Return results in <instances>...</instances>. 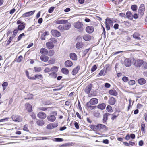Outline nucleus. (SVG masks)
Segmentation results:
<instances>
[{"mask_svg":"<svg viewBox=\"0 0 147 147\" xmlns=\"http://www.w3.org/2000/svg\"><path fill=\"white\" fill-rule=\"evenodd\" d=\"M83 25L82 23L80 22H77L74 23V27L77 29H80L79 30L80 32H82L84 29L82 28Z\"/></svg>","mask_w":147,"mask_h":147,"instance_id":"1","label":"nucleus"},{"mask_svg":"<svg viewBox=\"0 0 147 147\" xmlns=\"http://www.w3.org/2000/svg\"><path fill=\"white\" fill-rule=\"evenodd\" d=\"M54 115H49L47 116V119L48 120L51 122L54 121L56 120L55 116L57 115V113L56 112H54L53 113Z\"/></svg>","mask_w":147,"mask_h":147,"instance_id":"2","label":"nucleus"},{"mask_svg":"<svg viewBox=\"0 0 147 147\" xmlns=\"http://www.w3.org/2000/svg\"><path fill=\"white\" fill-rule=\"evenodd\" d=\"M95 129L98 131L106 130L107 129V127L105 125L101 124H98L96 127H94Z\"/></svg>","mask_w":147,"mask_h":147,"instance_id":"3","label":"nucleus"},{"mask_svg":"<svg viewBox=\"0 0 147 147\" xmlns=\"http://www.w3.org/2000/svg\"><path fill=\"white\" fill-rule=\"evenodd\" d=\"M11 118L13 121L16 122H20L22 120L21 117L17 115H13Z\"/></svg>","mask_w":147,"mask_h":147,"instance_id":"4","label":"nucleus"},{"mask_svg":"<svg viewBox=\"0 0 147 147\" xmlns=\"http://www.w3.org/2000/svg\"><path fill=\"white\" fill-rule=\"evenodd\" d=\"M134 65L137 67H140L141 66L143 63V60L138 59L134 61V62H133Z\"/></svg>","mask_w":147,"mask_h":147,"instance_id":"5","label":"nucleus"},{"mask_svg":"<svg viewBox=\"0 0 147 147\" xmlns=\"http://www.w3.org/2000/svg\"><path fill=\"white\" fill-rule=\"evenodd\" d=\"M37 116L39 118L41 119H44L47 117L45 113L43 112H39L38 113Z\"/></svg>","mask_w":147,"mask_h":147,"instance_id":"6","label":"nucleus"},{"mask_svg":"<svg viewBox=\"0 0 147 147\" xmlns=\"http://www.w3.org/2000/svg\"><path fill=\"white\" fill-rule=\"evenodd\" d=\"M145 9V7L144 4H142L139 8L138 12L141 15L144 14Z\"/></svg>","mask_w":147,"mask_h":147,"instance_id":"7","label":"nucleus"},{"mask_svg":"<svg viewBox=\"0 0 147 147\" xmlns=\"http://www.w3.org/2000/svg\"><path fill=\"white\" fill-rule=\"evenodd\" d=\"M51 33L53 36L57 37L60 36L61 35L60 33L57 30H52L51 31Z\"/></svg>","mask_w":147,"mask_h":147,"instance_id":"8","label":"nucleus"},{"mask_svg":"<svg viewBox=\"0 0 147 147\" xmlns=\"http://www.w3.org/2000/svg\"><path fill=\"white\" fill-rule=\"evenodd\" d=\"M68 20H63L58 19L55 20V22L57 24H65L67 22Z\"/></svg>","mask_w":147,"mask_h":147,"instance_id":"9","label":"nucleus"},{"mask_svg":"<svg viewBox=\"0 0 147 147\" xmlns=\"http://www.w3.org/2000/svg\"><path fill=\"white\" fill-rule=\"evenodd\" d=\"M86 31L88 33H91L94 31V28L92 26H88L86 28Z\"/></svg>","mask_w":147,"mask_h":147,"instance_id":"10","label":"nucleus"},{"mask_svg":"<svg viewBox=\"0 0 147 147\" xmlns=\"http://www.w3.org/2000/svg\"><path fill=\"white\" fill-rule=\"evenodd\" d=\"M98 102V100L96 98L91 99L89 101V103L92 105H94L97 104Z\"/></svg>","mask_w":147,"mask_h":147,"instance_id":"11","label":"nucleus"},{"mask_svg":"<svg viewBox=\"0 0 147 147\" xmlns=\"http://www.w3.org/2000/svg\"><path fill=\"white\" fill-rule=\"evenodd\" d=\"M35 10L26 12L23 15V16L24 17H27L33 15L35 13Z\"/></svg>","mask_w":147,"mask_h":147,"instance_id":"12","label":"nucleus"},{"mask_svg":"<svg viewBox=\"0 0 147 147\" xmlns=\"http://www.w3.org/2000/svg\"><path fill=\"white\" fill-rule=\"evenodd\" d=\"M46 45L48 49H53L54 46V44L51 42H48L46 43Z\"/></svg>","mask_w":147,"mask_h":147,"instance_id":"13","label":"nucleus"},{"mask_svg":"<svg viewBox=\"0 0 147 147\" xmlns=\"http://www.w3.org/2000/svg\"><path fill=\"white\" fill-rule=\"evenodd\" d=\"M124 64L126 67H129L131 65V61L128 59H126L124 61Z\"/></svg>","mask_w":147,"mask_h":147,"instance_id":"14","label":"nucleus"},{"mask_svg":"<svg viewBox=\"0 0 147 147\" xmlns=\"http://www.w3.org/2000/svg\"><path fill=\"white\" fill-rule=\"evenodd\" d=\"M40 59L43 62H46L48 61L49 57L45 55H42L40 56Z\"/></svg>","mask_w":147,"mask_h":147,"instance_id":"15","label":"nucleus"},{"mask_svg":"<svg viewBox=\"0 0 147 147\" xmlns=\"http://www.w3.org/2000/svg\"><path fill=\"white\" fill-rule=\"evenodd\" d=\"M73 63L70 60H67L65 63V65L67 67H70L73 65Z\"/></svg>","mask_w":147,"mask_h":147,"instance_id":"16","label":"nucleus"},{"mask_svg":"<svg viewBox=\"0 0 147 147\" xmlns=\"http://www.w3.org/2000/svg\"><path fill=\"white\" fill-rule=\"evenodd\" d=\"M25 107L28 112H30L32 111V107L31 105L30 104H26L25 105Z\"/></svg>","mask_w":147,"mask_h":147,"instance_id":"17","label":"nucleus"},{"mask_svg":"<svg viewBox=\"0 0 147 147\" xmlns=\"http://www.w3.org/2000/svg\"><path fill=\"white\" fill-rule=\"evenodd\" d=\"M116 102V100L115 99L112 97H111L109 99V104L113 105L115 104Z\"/></svg>","mask_w":147,"mask_h":147,"instance_id":"18","label":"nucleus"},{"mask_svg":"<svg viewBox=\"0 0 147 147\" xmlns=\"http://www.w3.org/2000/svg\"><path fill=\"white\" fill-rule=\"evenodd\" d=\"M92 87V85L91 84L88 85L85 89V92L87 94L89 93Z\"/></svg>","mask_w":147,"mask_h":147,"instance_id":"19","label":"nucleus"},{"mask_svg":"<svg viewBox=\"0 0 147 147\" xmlns=\"http://www.w3.org/2000/svg\"><path fill=\"white\" fill-rule=\"evenodd\" d=\"M40 52L42 54L47 55L48 53V51L46 49L42 48L40 50Z\"/></svg>","mask_w":147,"mask_h":147,"instance_id":"20","label":"nucleus"},{"mask_svg":"<svg viewBox=\"0 0 147 147\" xmlns=\"http://www.w3.org/2000/svg\"><path fill=\"white\" fill-rule=\"evenodd\" d=\"M70 58L74 60H76L77 59V57L76 55L74 53H71L70 55Z\"/></svg>","mask_w":147,"mask_h":147,"instance_id":"21","label":"nucleus"},{"mask_svg":"<svg viewBox=\"0 0 147 147\" xmlns=\"http://www.w3.org/2000/svg\"><path fill=\"white\" fill-rule=\"evenodd\" d=\"M109 93L111 95L115 96H116L118 94L117 92L114 89L110 90L109 92Z\"/></svg>","mask_w":147,"mask_h":147,"instance_id":"22","label":"nucleus"},{"mask_svg":"<svg viewBox=\"0 0 147 147\" xmlns=\"http://www.w3.org/2000/svg\"><path fill=\"white\" fill-rule=\"evenodd\" d=\"M106 105L104 103H102L99 104L97 106V108L101 110H103L105 109L106 107Z\"/></svg>","mask_w":147,"mask_h":147,"instance_id":"23","label":"nucleus"},{"mask_svg":"<svg viewBox=\"0 0 147 147\" xmlns=\"http://www.w3.org/2000/svg\"><path fill=\"white\" fill-rule=\"evenodd\" d=\"M110 115V114L108 113L104 114L103 119V121L104 123H106L108 119V116Z\"/></svg>","mask_w":147,"mask_h":147,"instance_id":"24","label":"nucleus"},{"mask_svg":"<svg viewBox=\"0 0 147 147\" xmlns=\"http://www.w3.org/2000/svg\"><path fill=\"white\" fill-rule=\"evenodd\" d=\"M83 39L85 41H89L91 39V37L89 35L86 34L83 36Z\"/></svg>","mask_w":147,"mask_h":147,"instance_id":"25","label":"nucleus"},{"mask_svg":"<svg viewBox=\"0 0 147 147\" xmlns=\"http://www.w3.org/2000/svg\"><path fill=\"white\" fill-rule=\"evenodd\" d=\"M126 15L127 18L131 20H132L133 18V15L132 14L131 12L128 11L126 13Z\"/></svg>","mask_w":147,"mask_h":147,"instance_id":"26","label":"nucleus"},{"mask_svg":"<svg viewBox=\"0 0 147 147\" xmlns=\"http://www.w3.org/2000/svg\"><path fill=\"white\" fill-rule=\"evenodd\" d=\"M105 24H107L110 26H112L113 25L112 21L109 18H107L106 20Z\"/></svg>","mask_w":147,"mask_h":147,"instance_id":"27","label":"nucleus"},{"mask_svg":"<svg viewBox=\"0 0 147 147\" xmlns=\"http://www.w3.org/2000/svg\"><path fill=\"white\" fill-rule=\"evenodd\" d=\"M138 82L140 84L142 85L146 83V81L144 79L141 78L138 80Z\"/></svg>","mask_w":147,"mask_h":147,"instance_id":"28","label":"nucleus"},{"mask_svg":"<svg viewBox=\"0 0 147 147\" xmlns=\"http://www.w3.org/2000/svg\"><path fill=\"white\" fill-rule=\"evenodd\" d=\"M80 67L79 66H77L76 68H75L72 72V74L74 75H75L80 69Z\"/></svg>","mask_w":147,"mask_h":147,"instance_id":"29","label":"nucleus"},{"mask_svg":"<svg viewBox=\"0 0 147 147\" xmlns=\"http://www.w3.org/2000/svg\"><path fill=\"white\" fill-rule=\"evenodd\" d=\"M49 34V32L45 31L41 36V38L42 40H45V36Z\"/></svg>","mask_w":147,"mask_h":147,"instance_id":"30","label":"nucleus"},{"mask_svg":"<svg viewBox=\"0 0 147 147\" xmlns=\"http://www.w3.org/2000/svg\"><path fill=\"white\" fill-rule=\"evenodd\" d=\"M44 123V122L43 120H37L36 122V123L38 125L41 126L43 125Z\"/></svg>","mask_w":147,"mask_h":147,"instance_id":"31","label":"nucleus"},{"mask_svg":"<svg viewBox=\"0 0 147 147\" xmlns=\"http://www.w3.org/2000/svg\"><path fill=\"white\" fill-rule=\"evenodd\" d=\"M139 34L137 32H135L133 35V37L137 40H141L140 38L139 37Z\"/></svg>","mask_w":147,"mask_h":147,"instance_id":"32","label":"nucleus"},{"mask_svg":"<svg viewBox=\"0 0 147 147\" xmlns=\"http://www.w3.org/2000/svg\"><path fill=\"white\" fill-rule=\"evenodd\" d=\"M61 71L63 73L66 75L68 74L69 73L68 70L65 68H62Z\"/></svg>","mask_w":147,"mask_h":147,"instance_id":"33","label":"nucleus"},{"mask_svg":"<svg viewBox=\"0 0 147 147\" xmlns=\"http://www.w3.org/2000/svg\"><path fill=\"white\" fill-rule=\"evenodd\" d=\"M58 67L56 66H53L51 69V71L53 72L56 73L58 71Z\"/></svg>","mask_w":147,"mask_h":147,"instance_id":"34","label":"nucleus"},{"mask_svg":"<svg viewBox=\"0 0 147 147\" xmlns=\"http://www.w3.org/2000/svg\"><path fill=\"white\" fill-rule=\"evenodd\" d=\"M83 45L82 42H78L76 45V47L77 49H80L82 48L83 47Z\"/></svg>","mask_w":147,"mask_h":147,"instance_id":"35","label":"nucleus"},{"mask_svg":"<svg viewBox=\"0 0 147 147\" xmlns=\"http://www.w3.org/2000/svg\"><path fill=\"white\" fill-rule=\"evenodd\" d=\"M25 24H21L19 25L18 26V29L19 30H23L25 28V26L24 25Z\"/></svg>","mask_w":147,"mask_h":147,"instance_id":"36","label":"nucleus"},{"mask_svg":"<svg viewBox=\"0 0 147 147\" xmlns=\"http://www.w3.org/2000/svg\"><path fill=\"white\" fill-rule=\"evenodd\" d=\"M145 124L142 123L141 124V129L143 133H145Z\"/></svg>","mask_w":147,"mask_h":147,"instance_id":"37","label":"nucleus"},{"mask_svg":"<svg viewBox=\"0 0 147 147\" xmlns=\"http://www.w3.org/2000/svg\"><path fill=\"white\" fill-rule=\"evenodd\" d=\"M55 60L53 58H51L48 61L49 63L50 64H53L55 63Z\"/></svg>","mask_w":147,"mask_h":147,"instance_id":"38","label":"nucleus"},{"mask_svg":"<svg viewBox=\"0 0 147 147\" xmlns=\"http://www.w3.org/2000/svg\"><path fill=\"white\" fill-rule=\"evenodd\" d=\"M49 76L51 78H55L57 76V74L55 72H52L49 74Z\"/></svg>","mask_w":147,"mask_h":147,"instance_id":"39","label":"nucleus"},{"mask_svg":"<svg viewBox=\"0 0 147 147\" xmlns=\"http://www.w3.org/2000/svg\"><path fill=\"white\" fill-rule=\"evenodd\" d=\"M90 104L88 102H87L86 104L87 107L90 109H95L96 107L95 106H92L90 105Z\"/></svg>","mask_w":147,"mask_h":147,"instance_id":"40","label":"nucleus"},{"mask_svg":"<svg viewBox=\"0 0 147 147\" xmlns=\"http://www.w3.org/2000/svg\"><path fill=\"white\" fill-rule=\"evenodd\" d=\"M34 70L35 72H40L41 71V69L40 67H34Z\"/></svg>","mask_w":147,"mask_h":147,"instance_id":"41","label":"nucleus"},{"mask_svg":"<svg viewBox=\"0 0 147 147\" xmlns=\"http://www.w3.org/2000/svg\"><path fill=\"white\" fill-rule=\"evenodd\" d=\"M23 58L22 56L20 55L18 58L17 61L18 62H20L23 59Z\"/></svg>","mask_w":147,"mask_h":147,"instance_id":"42","label":"nucleus"},{"mask_svg":"<svg viewBox=\"0 0 147 147\" xmlns=\"http://www.w3.org/2000/svg\"><path fill=\"white\" fill-rule=\"evenodd\" d=\"M35 76L36 79H42L43 78V76L41 74L38 75L36 74L35 75Z\"/></svg>","mask_w":147,"mask_h":147,"instance_id":"43","label":"nucleus"},{"mask_svg":"<svg viewBox=\"0 0 147 147\" xmlns=\"http://www.w3.org/2000/svg\"><path fill=\"white\" fill-rule=\"evenodd\" d=\"M132 10L133 11H135L137 9V6L135 5H132L131 6Z\"/></svg>","mask_w":147,"mask_h":147,"instance_id":"44","label":"nucleus"},{"mask_svg":"<svg viewBox=\"0 0 147 147\" xmlns=\"http://www.w3.org/2000/svg\"><path fill=\"white\" fill-rule=\"evenodd\" d=\"M54 53L55 52L53 50H50L49 51V53L48 54V55L50 56H52L54 55Z\"/></svg>","mask_w":147,"mask_h":147,"instance_id":"45","label":"nucleus"},{"mask_svg":"<svg viewBox=\"0 0 147 147\" xmlns=\"http://www.w3.org/2000/svg\"><path fill=\"white\" fill-rule=\"evenodd\" d=\"M106 110L108 112H111L112 110V107L110 105H108L106 108Z\"/></svg>","mask_w":147,"mask_h":147,"instance_id":"46","label":"nucleus"},{"mask_svg":"<svg viewBox=\"0 0 147 147\" xmlns=\"http://www.w3.org/2000/svg\"><path fill=\"white\" fill-rule=\"evenodd\" d=\"M135 83V81L134 80H130L128 82V84L129 85H133Z\"/></svg>","mask_w":147,"mask_h":147,"instance_id":"47","label":"nucleus"},{"mask_svg":"<svg viewBox=\"0 0 147 147\" xmlns=\"http://www.w3.org/2000/svg\"><path fill=\"white\" fill-rule=\"evenodd\" d=\"M50 40L51 41L50 42H52L53 44L57 42V40L54 38H51Z\"/></svg>","mask_w":147,"mask_h":147,"instance_id":"48","label":"nucleus"},{"mask_svg":"<svg viewBox=\"0 0 147 147\" xmlns=\"http://www.w3.org/2000/svg\"><path fill=\"white\" fill-rule=\"evenodd\" d=\"M55 9V7H51L48 10V12L49 13H52L54 11V9Z\"/></svg>","mask_w":147,"mask_h":147,"instance_id":"49","label":"nucleus"},{"mask_svg":"<svg viewBox=\"0 0 147 147\" xmlns=\"http://www.w3.org/2000/svg\"><path fill=\"white\" fill-rule=\"evenodd\" d=\"M47 128L48 129H52L54 128L52 123L48 125L47 126Z\"/></svg>","mask_w":147,"mask_h":147,"instance_id":"50","label":"nucleus"},{"mask_svg":"<svg viewBox=\"0 0 147 147\" xmlns=\"http://www.w3.org/2000/svg\"><path fill=\"white\" fill-rule=\"evenodd\" d=\"M97 68L96 66V65H93L91 69V71L93 72L96 70Z\"/></svg>","mask_w":147,"mask_h":147,"instance_id":"51","label":"nucleus"},{"mask_svg":"<svg viewBox=\"0 0 147 147\" xmlns=\"http://www.w3.org/2000/svg\"><path fill=\"white\" fill-rule=\"evenodd\" d=\"M51 71V69L48 67H46L44 70V72L46 73H48Z\"/></svg>","mask_w":147,"mask_h":147,"instance_id":"52","label":"nucleus"},{"mask_svg":"<svg viewBox=\"0 0 147 147\" xmlns=\"http://www.w3.org/2000/svg\"><path fill=\"white\" fill-rule=\"evenodd\" d=\"M122 80L125 82H126L128 81V79L127 77L124 76L122 78Z\"/></svg>","mask_w":147,"mask_h":147,"instance_id":"53","label":"nucleus"},{"mask_svg":"<svg viewBox=\"0 0 147 147\" xmlns=\"http://www.w3.org/2000/svg\"><path fill=\"white\" fill-rule=\"evenodd\" d=\"M25 36L24 33H23L20 34L18 36V40L19 41L22 38V36Z\"/></svg>","mask_w":147,"mask_h":147,"instance_id":"54","label":"nucleus"},{"mask_svg":"<svg viewBox=\"0 0 147 147\" xmlns=\"http://www.w3.org/2000/svg\"><path fill=\"white\" fill-rule=\"evenodd\" d=\"M55 141L56 142H61L63 140V139L61 138H56L54 139Z\"/></svg>","mask_w":147,"mask_h":147,"instance_id":"55","label":"nucleus"},{"mask_svg":"<svg viewBox=\"0 0 147 147\" xmlns=\"http://www.w3.org/2000/svg\"><path fill=\"white\" fill-rule=\"evenodd\" d=\"M71 25L70 24H68L67 25H66L64 27V29L65 30H68L70 27Z\"/></svg>","mask_w":147,"mask_h":147,"instance_id":"56","label":"nucleus"},{"mask_svg":"<svg viewBox=\"0 0 147 147\" xmlns=\"http://www.w3.org/2000/svg\"><path fill=\"white\" fill-rule=\"evenodd\" d=\"M58 28L59 30H63L64 29V26L60 25L58 27Z\"/></svg>","mask_w":147,"mask_h":147,"instance_id":"57","label":"nucleus"},{"mask_svg":"<svg viewBox=\"0 0 147 147\" xmlns=\"http://www.w3.org/2000/svg\"><path fill=\"white\" fill-rule=\"evenodd\" d=\"M13 38V37H10V38L8 40V41L7 42V45H8L10 44V43L12 41V39Z\"/></svg>","mask_w":147,"mask_h":147,"instance_id":"58","label":"nucleus"},{"mask_svg":"<svg viewBox=\"0 0 147 147\" xmlns=\"http://www.w3.org/2000/svg\"><path fill=\"white\" fill-rule=\"evenodd\" d=\"M52 125L54 128L55 127H56L58 125V123H56V122L53 123H52Z\"/></svg>","mask_w":147,"mask_h":147,"instance_id":"59","label":"nucleus"},{"mask_svg":"<svg viewBox=\"0 0 147 147\" xmlns=\"http://www.w3.org/2000/svg\"><path fill=\"white\" fill-rule=\"evenodd\" d=\"M18 30L17 29H16L14 30L13 32V36L15 37L16 36V34L17 33L18 31Z\"/></svg>","mask_w":147,"mask_h":147,"instance_id":"60","label":"nucleus"},{"mask_svg":"<svg viewBox=\"0 0 147 147\" xmlns=\"http://www.w3.org/2000/svg\"><path fill=\"white\" fill-rule=\"evenodd\" d=\"M94 115L96 117H99L100 116V114L98 112H95L94 114Z\"/></svg>","mask_w":147,"mask_h":147,"instance_id":"61","label":"nucleus"},{"mask_svg":"<svg viewBox=\"0 0 147 147\" xmlns=\"http://www.w3.org/2000/svg\"><path fill=\"white\" fill-rule=\"evenodd\" d=\"M105 71L103 70H102L100 71V73L99 74V76L102 75L104 73Z\"/></svg>","mask_w":147,"mask_h":147,"instance_id":"62","label":"nucleus"},{"mask_svg":"<svg viewBox=\"0 0 147 147\" xmlns=\"http://www.w3.org/2000/svg\"><path fill=\"white\" fill-rule=\"evenodd\" d=\"M143 66L145 69H147V63L143 62Z\"/></svg>","mask_w":147,"mask_h":147,"instance_id":"63","label":"nucleus"},{"mask_svg":"<svg viewBox=\"0 0 147 147\" xmlns=\"http://www.w3.org/2000/svg\"><path fill=\"white\" fill-rule=\"evenodd\" d=\"M103 142L105 144H107L109 143V140L108 139L104 140L103 141Z\"/></svg>","mask_w":147,"mask_h":147,"instance_id":"64","label":"nucleus"}]
</instances>
